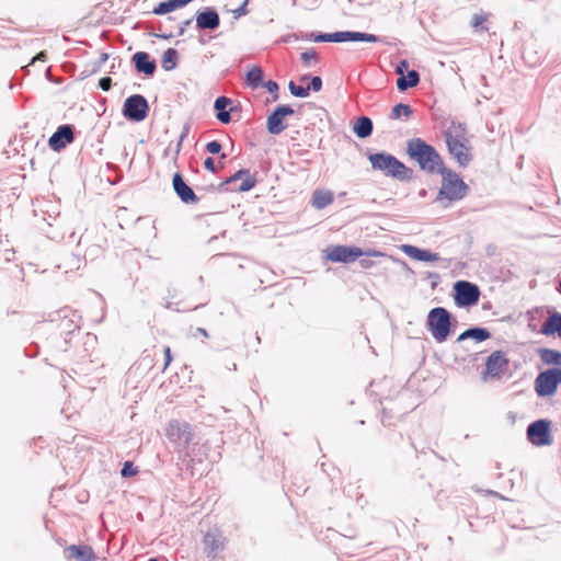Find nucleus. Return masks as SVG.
<instances>
[{
	"mask_svg": "<svg viewBox=\"0 0 561 561\" xmlns=\"http://www.w3.org/2000/svg\"><path fill=\"white\" fill-rule=\"evenodd\" d=\"M486 20H488V18L484 14H474L470 22V25L472 26V28L476 32L481 33V32L488 31V27L484 26V23L486 22Z\"/></svg>",
	"mask_w": 561,
	"mask_h": 561,
	"instance_id": "42",
	"label": "nucleus"
},
{
	"mask_svg": "<svg viewBox=\"0 0 561 561\" xmlns=\"http://www.w3.org/2000/svg\"><path fill=\"white\" fill-rule=\"evenodd\" d=\"M175 305L174 302L172 301H167L163 306L165 309H169V310H173V311H176V312H181L182 310L179 309V308H175Z\"/></svg>",
	"mask_w": 561,
	"mask_h": 561,
	"instance_id": "63",
	"label": "nucleus"
},
{
	"mask_svg": "<svg viewBox=\"0 0 561 561\" xmlns=\"http://www.w3.org/2000/svg\"><path fill=\"white\" fill-rule=\"evenodd\" d=\"M272 96V102H276L279 99V85L275 80H265L263 87Z\"/></svg>",
	"mask_w": 561,
	"mask_h": 561,
	"instance_id": "41",
	"label": "nucleus"
},
{
	"mask_svg": "<svg viewBox=\"0 0 561 561\" xmlns=\"http://www.w3.org/2000/svg\"><path fill=\"white\" fill-rule=\"evenodd\" d=\"M552 421L537 419L526 427V438L534 447H548L553 444Z\"/></svg>",
	"mask_w": 561,
	"mask_h": 561,
	"instance_id": "8",
	"label": "nucleus"
},
{
	"mask_svg": "<svg viewBox=\"0 0 561 561\" xmlns=\"http://www.w3.org/2000/svg\"><path fill=\"white\" fill-rule=\"evenodd\" d=\"M68 336L58 335L53 339V346L56 351L67 353L73 345H77V340L67 339Z\"/></svg>",
	"mask_w": 561,
	"mask_h": 561,
	"instance_id": "35",
	"label": "nucleus"
},
{
	"mask_svg": "<svg viewBox=\"0 0 561 561\" xmlns=\"http://www.w3.org/2000/svg\"><path fill=\"white\" fill-rule=\"evenodd\" d=\"M149 35L160 39H171L175 36L173 33H160V35H156L154 32H150Z\"/></svg>",
	"mask_w": 561,
	"mask_h": 561,
	"instance_id": "60",
	"label": "nucleus"
},
{
	"mask_svg": "<svg viewBox=\"0 0 561 561\" xmlns=\"http://www.w3.org/2000/svg\"><path fill=\"white\" fill-rule=\"evenodd\" d=\"M425 278L431 280V288L433 290L438 286V284L440 282V276L436 272H426Z\"/></svg>",
	"mask_w": 561,
	"mask_h": 561,
	"instance_id": "52",
	"label": "nucleus"
},
{
	"mask_svg": "<svg viewBox=\"0 0 561 561\" xmlns=\"http://www.w3.org/2000/svg\"><path fill=\"white\" fill-rule=\"evenodd\" d=\"M323 260L332 263L350 264L356 262L362 256H386L385 253L368 249L364 251L357 245L335 244L323 250Z\"/></svg>",
	"mask_w": 561,
	"mask_h": 561,
	"instance_id": "6",
	"label": "nucleus"
},
{
	"mask_svg": "<svg viewBox=\"0 0 561 561\" xmlns=\"http://www.w3.org/2000/svg\"><path fill=\"white\" fill-rule=\"evenodd\" d=\"M370 257H371V256L359 257V259L357 260V261H358V263H359V266H360L362 268H365V270L373 267L375 263H374V261H373V260H370Z\"/></svg>",
	"mask_w": 561,
	"mask_h": 561,
	"instance_id": "58",
	"label": "nucleus"
},
{
	"mask_svg": "<svg viewBox=\"0 0 561 561\" xmlns=\"http://www.w3.org/2000/svg\"><path fill=\"white\" fill-rule=\"evenodd\" d=\"M193 19H195V28L199 33H211L220 26V15L215 7H201Z\"/></svg>",
	"mask_w": 561,
	"mask_h": 561,
	"instance_id": "15",
	"label": "nucleus"
},
{
	"mask_svg": "<svg viewBox=\"0 0 561 561\" xmlns=\"http://www.w3.org/2000/svg\"><path fill=\"white\" fill-rule=\"evenodd\" d=\"M387 259L391 260L393 263L396 264H399L402 270L405 272V274L408 276H413L414 275V271L408 265V263L405 261H403L402 259H399V257H394V256H391V255H387L386 256Z\"/></svg>",
	"mask_w": 561,
	"mask_h": 561,
	"instance_id": "46",
	"label": "nucleus"
},
{
	"mask_svg": "<svg viewBox=\"0 0 561 561\" xmlns=\"http://www.w3.org/2000/svg\"><path fill=\"white\" fill-rule=\"evenodd\" d=\"M301 37L297 34V33H288V34H285V35H282L279 38H278V43H282V44H290L293 42H297L299 41Z\"/></svg>",
	"mask_w": 561,
	"mask_h": 561,
	"instance_id": "51",
	"label": "nucleus"
},
{
	"mask_svg": "<svg viewBox=\"0 0 561 561\" xmlns=\"http://www.w3.org/2000/svg\"><path fill=\"white\" fill-rule=\"evenodd\" d=\"M76 127L72 124H61L48 138V146L55 152H60L75 141Z\"/></svg>",
	"mask_w": 561,
	"mask_h": 561,
	"instance_id": "17",
	"label": "nucleus"
},
{
	"mask_svg": "<svg viewBox=\"0 0 561 561\" xmlns=\"http://www.w3.org/2000/svg\"><path fill=\"white\" fill-rule=\"evenodd\" d=\"M47 59V53L45 50H42L37 53L30 61V64L26 67L33 66L36 61H46Z\"/></svg>",
	"mask_w": 561,
	"mask_h": 561,
	"instance_id": "57",
	"label": "nucleus"
},
{
	"mask_svg": "<svg viewBox=\"0 0 561 561\" xmlns=\"http://www.w3.org/2000/svg\"><path fill=\"white\" fill-rule=\"evenodd\" d=\"M24 354L28 358H34L39 354V345L35 342L24 348Z\"/></svg>",
	"mask_w": 561,
	"mask_h": 561,
	"instance_id": "48",
	"label": "nucleus"
},
{
	"mask_svg": "<svg viewBox=\"0 0 561 561\" xmlns=\"http://www.w3.org/2000/svg\"><path fill=\"white\" fill-rule=\"evenodd\" d=\"M491 337L492 333L488 328L471 325L458 335L456 342L459 343L466 340H472L474 343H482Z\"/></svg>",
	"mask_w": 561,
	"mask_h": 561,
	"instance_id": "23",
	"label": "nucleus"
},
{
	"mask_svg": "<svg viewBox=\"0 0 561 561\" xmlns=\"http://www.w3.org/2000/svg\"><path fill=\"white\" fill-rule=\"evenodd\" d=\"M70 316L76 317V312L72 311L69 307H64L59 310L50 312L46 321L59 322L58 330L60 335L68 336L67 339L78 340L82 333L81 328L73 318H70Z\"/></svg>",
	"mask_w": 561,
	"mask_h": 561,
	"instance_id": "12",
	"label": "nucleus"
},
{
	"mask_svg": "<svg viewBox=\"0 0 561 561\" xmlns=\"http://www.w3.org/2000/svg\"><path fill=\"white\" fill-rule=\"evenodd\" d=\"M203 167H204L205 170H207L208 172H210L213 174L217 173V167H216L214 158H211V157H207L204 160Z\"/></svg>",
	"mask_w": 561,
	"mask_h": 561,
	"instance_id": "54",
	"label": "nucleus"
},
{
	"mask_svg": "<svg viewBox=\"0 0 561 561\" xmlns=\"http://www.w3.org/2000/svg\"><path fill=\"white\" fill-rule=\"evenodd\" d=\"M167 436L171 442L186 448L192 442L194 434L190 423L172 420L169 422Z\"/></svg>",
	"mask_w": 561,
	"mask_h": 561,
	"instance_id": "16",
	"label": "nucleus"
},
{
	"mask_svg": "<svg viewBox=\"0 0 561 561\" xmlns=\"http://www.w3.org/2000/svg\"><path fill=\"white\" fill-rule=\"evenodd\" d=\"M538 355L545 365L561 368V351L549 347H540L538 350Z\"/></svg>",
	"mask_w": 561,
	"mask_h": 561,
	"instance_id": "32",
	"label": "nucleus"
},
{
	"mask_svg": "<svg viewBox=\"0 0 561 561\" xmlns=\"http://www.w3.org/2000/svg\"><path fill=\"white\" fill-rule=\"evenodd\" d=\"M195 22V19L191 18V19H187V20H184L180 25H179V30L175 34V36H182L184 35L185 31L187 30L188 26H191V24Z\"/></svg>",
	"mask_w": 561,
	"mask_h": 561,
	"instance_id": "55",
	"label": "nucleus"
},
{
	"mask_svg": "<svg viewBox=\"0 0 561 561\" xmlns=\"http://www.w3.org/2000/svg\"><path fill=\"white\" fill-rule=\"evenodd\" d=\"M194 0H172L175 9H182L186 7L188 3L193 2Z\"/></svg>",
	"mask_w": 561,
	"mask_h": 561,
	"instance_id": "61",
	"label": "nucleus"
},
{
	"mask_svg": "<svg viewBox=\"0 0 561 561\" xmlns=\"http://www.w3.org/2000/svg\"><path fill=\"white\" fill-rule=\"evenodd\" d=\"M110 55L102 53L98 60L91 64L90 73H96L101 70L102 66L108 60Z\"/></svg>",
	"mask_w": 561,
	"mask_h": 561,
	"instance_id": "45",
	"label": "nucleus"
},
{
	"mask_svg": "<svg viewBox=\"0 0 561 561\" xmlns=\"http://www.w3.org/2000/svg\"><path fill=\"white\" fill-rule=\"evenodd\" d=\"M510 359L506 353L502 350L492 352L484 363V368L481 371V378L486 381L489 379H500L504 371L507 369Z\"/></svg>",
	"mask_w": 561,
	"mask_h": 561,
	"instance_id": "13",
	"label": "nucleus"
},
{
	"mask_svg": "<svg viewBox=\"0 0 561 561\" xmlns=\"http://www.w3.org/2000/svg\"><path fill=\"white\" fill-rule=\"evenodd\" d=\"M175 7L172 2V0H164L159 2L157 5L153 7L152 13L156 15H165L168 13H171L175 11Z\"/></svg>",
	"mask_w": 561,
	"mask_h": 561,
	"instance_id": "38",
	"label": "nucleus"
},
{
	"mask_svg": "<svg viewBox=\"0 0 561 561\" xmlns=\"http://www.w3.org/2000/svg\"><path fill=\"white\" fill-rule=\"evenodd\" d=\"M412 115H413L412 106L410 104L400 102L392 106L391 113H390V118L408 121Z\"/></svg>",
	"mask_w": 561,
	"mask_h": 561,
	"instance_id": "34",
	"label": "nucleus"
},
{
	"mask_svg": "<svg viewBox=\"0 0 561 561\" xmlns=\"http://www.w3.org/2000/svg\"><path fill=\"white\" fill-rule=\"evenodd\" d=\"M232 100L226 95L218 96L214 102V112L216 118L221 124H229L232 119L231 117V107Z\"/></svg>",
	"mask_w": 561,
	"mask_h": 561,
	"instance_id": "24",
	"label": "nucleus"
},
{
	"mask_svg": "<svg viewBox=\"0 0 561 561\" xmlns=\"http://www.w3.org/2000/svg\"><path fill=\"white\" fill-rule=\"evenodd\" d=\"M448 153L454 158L460 168H466L473 159L469 139H458V135H451L449 131L443 133Z\"/></svg>",
	"mask_w": 561,
	"mask_h": 561,
	"instance_id": "11",
	"label": "nucleus"
},
{
	"mask_svg": "<svg viewBox=\"0 0 561 561\" xmlns=\"http://www.w3.org/2000/svg\"><path fill=\"white\" fill-rule=\"evenodd\" d=\"M352 130L357 138L366 139L370 137L374 131V123L370 117L360 115L354 121Z\"/></svg>",
	"mask_w": 561,
	"mask_h": 561,
	"instance_id": "28",
	"label": "nucleus"
},
{
	"mask_svg": "<svg viewBox=\"0 0 561 561\" xmlns=\"http://www.w3.org/2000/svg\"><path fill=\"white\" fill-rule=\"evenodd\" d=\"M366 157L371 169L381 172L387 178L399 182H410L415 176L412 168L405 165L394 154L388 151H367Z\"/></svg>",
	"mask_w": 561,
	"mask_h": 561,
	"instance_id": "2",
	"label": "nucleus"
},
{
	"mask_svg": "<svg viewBox=\"0 0 561 561\" xmlns=\"http://www.w3.org/2000/svg\"><path fill=\"white\" fill-rule=\"evenodd\" d=\"M150 112V105L145 95L135 93L127 96L122 106L123 117L131 123L144 122Z\"/></svg>",
	"mask_w": 561,
	"mask_h": 561,
	"instance_id": "10",
	"label": "nucleus"
},
{
	"mask_svg": "<svg viewBox=\"0 0 561 561\" xmlns=\"http://www.w3.org/2000/svg\"><path fill=\"white\" fill-rule=\"evenodd\" d=\"M405 153L410 160L417 163L421 171L427 174H436L442 167H445L438 150L423 138L414 137L409 139Z\"/></svg>",
	"mask_w": 561,
	"mask_h": 561,
	"instance_id": "1",
	"label": "nucleus"
},
{
	"mask_svg": "<svg viewBox=\"0 0 561 561\" xmlns=\"http://www.w3.org/2000/svg\"><path fill=\"white\" fill-rule=\"evenodd\" d=\"M425 325L437 343H444L455 333L458 321L447 308L434 307L427 313Z\"/></svg>",
	"mask_w": 561,
	"mask_h": 561,
	"instance_id": "4",
	"label": "nucleus"
},
{
	"mask_svg": "<svg viewBox=\"0 0 561 561\" xmlns=\"http://www.w3.org/2000/svg\"><path fill=\"white\" fill-rule=\"evenodd\" d=\"M188 133H190V124H187V123H186V124L183 126V129H182V133H181L180 137H181L182 139H185V138L187 137Z\"/></svg>",
	"mask_w": 561,
	"mask_h": 561,
	"instance_id": "64",
	"label": "nucleus"
},
{
	"mask_svg": "<svg viewBox=\"0 0 561 561\" xmlns=\"http://www.w3.org/2000/svg\"><path fill=\"white\" fill-rule=\"evenodd\" d=\"M334 201V194L328 190L317 188L313 191L311 196V205L316 209H324L329 205H331Z\"/></svg>",
	"mask_w": 561,
	"mask_h": 561,
	"instance_id": "31",
	"label": "nucleus"
},
{
	"mask_svg": "<svg viewBox=\"0 0 561 561\" xmlns=\"http://www.w3.org/2000/svg\"><path fill=\"white\" fill-rule=\"evenodd\" d=\"M248 4L249 0H243V2L237 9L232 10L233 18L239 19L243 15H247L249 12Z\"/></svg>",
	"mask_w": 561,
	"mask_h": 561,
	"instance_id": "49",
	"label": "nucleus"
},
{
	"mask_svg": "<svg viewBox=\"0 0 561 561\" xmlns=\"http://www.w3.org/2000/svg\"><path fill=\"white\" fill-rule=\"evenodd\" d=\"M163 353H164V365H163V368H162V371H164L167 369V367L171 364V362L173 360V356H172V353H171V348L169 346H164L163 348Z\"/></svg>",
	"mask_w": 561,
	"mask_h": 561,
	"instance_id": "56",
	"label": "nucleus"
},
{
	"mask_svg": "<svg viewBox=\"0 0 561 561\" xmlns=\"http://www.w3.org/2000/svg\"><path fill=\"white\" fill-rule=\"evenodd\" d=\"M265 79L264 70L259 65H253L244 75V84L252 89L257 90L263 87Z\"/></svg>",
	"mask_w": 561,
	"mask_h": 561,
	"instance_id": "27",
	"label": "nucleus"
},
{
	"mask_svg": "<svg viewBox=\"0 0 561 561\" xmlns=\"http://www.w3.org/2000/svg\"><path fill=\"white\" fill-rule=\"evenodd\" d=\"M421 80L420 73L417 70L412 69L408 70L407 73H403L397 78L396 84L397 89L400 92H405L409 89L415 88L419 85Z\"/></svg>",
	"mask_w": 561,
	"mask_h": 561,
	"instance_id": "30",
	"label": "nucleus"
},
{
	"mask_svg": "<svg viewBox=\"0 0 561 561\" xmlns=\"http://www.w3.org/2000/svg\"><path fill=\"white\" fill-rule=\"evenodd\" d=\"M307 41L314 43H378L381 38L378 35L360 31H336L332 33L310 32L306 35Z\"/></svg>",
	"mask_w": 561,
	"mask_h": 561,
	"instance_id": "5",
	"label": "nucleus"
},
{
	"mask_svg": "<svg viewBox=\"0 0 561 561\" xmlns=\"http://www.w3.org/2000/svg\"><path fill=\"white\" fill-rule=\"evenodd\" d=\"M135 71L145 78H152L157 71V60L147 51L138 50L130 57Z\"/></svg>",
	"mask_w": 561,
	"mask_h": 561,
	"instance_id": "18",
	"label": "nucleus"
},
{
	"mask_svg": "<svg viewBox=\"0 0 561 561\" xmlns=\"http://www.w3.org/2000/svg\"><path fill=\"white\" fill-rule=\"evenodd\" d=\"M172 188L179 199L185 205H195L199 197L194 190L186 183L181 172H175L172 176Z\"/></svg>",
	"mask_w": 561,
	"mask_h": 561,
	"instance_id": "19",
	"label": "nucleus"
},
{
	"mask_svg": "<svg viewBox=\"0 0 561 561\" xmlns=\"http://www.w3.org/2000/svg\"><path fill=\"white\" fill-rule=\"evenodd\" d=\"M121 65H122V58L119 56L114 57L113 60H112V64H111L108 72L110 73H115V69L121 67Z\"/></svg>",
	"mask_w": 561,
	"mask_h": 561,
	"instance_id": "59",
	"label": "nucleus"
},
{
	"mask_svg": "<svg viewBox=\"0 0 561 561\" xmlns=\"http://www.w3.org/2000/svg\"><path fill=\"white\" fill-rule=\"evenodd\" d=\"M81 343V347L77 351V357L79 359H84L91 356L92 351L95 348L98 337L95 334L87 332L81 333V336L78 337L77 344Z\"/></svg>",
	"mask_w": 561,
	"mask_h": 561,
	"instance_id": "29",
	"label": "nucleus"
},
{
	"mask_svg": "<svg viewBox=\"0 0 561 561\" xmlns=\"http://www.w3.org/2000/svg\"><path fill=\"white\" fill-rule=\"evenodd\" d=\"M234 188L236 187L231 186V183L228 181V179H225L218 185H216V192H219V193L236 192Z\"/></svg>",
	"mask_w": 561,
	"mask_h": 561,
	"instance_id": "53",
	"label": "nucleus"
},
{
	"mask_svg": "<svg viewBox=\"0 0 561 561\" xmlns=\"http://www.w3.org/2000/svg\"><path fill=\"white\" fill-rule=\"evenodd\" d=\"M410 69V62L408 59H400L399 62L394 67L396 73L399 76L407 73Z\"/></svg>",
	"mask_w": 561,
	"mask_h": 561,
	"instance_id": "47",
	"label": "nucleus"
},
{
	"mask_svg": "<svg viewBox=\"0 0 561 561\" xmlns=\"http://www.w3.org/2000/svg\"><path fill=\"white\" fill-rule=\"evenodd\" d=\"M14 254H15V251L13 249H7L4 250L3 252V255H4V260L7 262H11L14 260Z\"/></svg>",
	"mask_w": 561,
	"mask_h": 561,
	"instance_id": "62",
	"label": "nucleus"
},
{
	"mask_svg": "<svg viewBox=\"0 0 561 561\" xmlns=\"http://www.w3.org/2000/svg\"><path fill=\"white\" fill-rule=\"evenodd\" d=\"M288 90L295 98L306 99L310 95L307 87L298 85L294 80L288 82Z\"/></svg>",
	"mask_w": 561,
	"mask_h": 561,
	"instance_id": "39",
	"label": "nucleus"
},
{
	"mask_svg": "<svg viewBox=\"0 0 561 561\" xmlns=\"http://www.w3.org/2000/svg\"><path fill=\"white\" fill-rule=\"evenodd\" d=\"M221 150L222 144L217 139L210 140L205 145V151L210 154H219L221 153Z\"/></svg>",
	"mask_w": 561,
	"mask_h": 561,
	"instance_id": "44",
	"label": "nucleus"
},
{
	"mask_svg": "<svg viewBox=\"0 0 561 561\" xmlns=\"http://www.w3.org/2000/svg\"><path fill=\"white\" fill-rule=\"evenodd\" d=\"M445 131H449L451 135H458V139H468L467 125L463 122L453 119L450 126Z\"/></svg>",
	"mask_w": 561,
	"mask_h": 561,
	"instance_id": "36",
	"label": "nucleus"
},
{
	"mask_svg": "<svg viewBox=\"0 0 561 561\" xmlns=\"http://www.w3.org/2000/svg\"><path fill=\"white\" fill-rule=\"evenodd\" d=\"M255 175L256 173L252 174L250 169L241 168L227 179L231 183V185L238 181H241V183L234 188V191L238 193H245L250 192L256 186L257 179Z\"/></svg>",
	"mask_w": 561,
	"mask_h": 561,
	"instance_id": "20",
	"label": "nucleus"
},
{
	"mask_svg": "<svg viewBox=\"0 0 561 561\" xmlns=\"http://www.w3.org/2000/svg\"><path fill=\"white\" fill-rule=\"evenodd\" d=\"M540 333L546 336L558 335L561 339V312L553 310L543 320Z\"/></svg>",
	"mask_w": 561,
	"mask_h": 561,
	"instance_id": "25",
	"label": "nucleus"
},
{
	"mask_svg": "<svg viewBox=\"0 0 561 561\" xmlns=\"http://www.w3.org/2000/svg\"><path fill=\"white\" fill-rule=\"evenodd\" d=\"M295 110L290 104L276 105L266 117V130L268 134L277 136L287 127L286 118L295 114Z\"/></svg>",
	"mask_w": 561,
	"mask_h": 561,
	"instance_id": "14",
	"label": "nucleus"
},
{
	"mask_svg": "<svg viewBox=\"0 0 561 561\" xmlns=\"http://www.w3.org/2000/svg\"><path fill=\"white\" fill-rule=\"evenodd\" d=\"M323 87V81L320 76L313 75L310 82L307 84V89L310 92H320Z\"/></svg>",
	"mask_w": 561,
	"mask_h": 561,
	"instance_id": "43",
	"label": "nucleus"
},
{
	"mask_svg": "<svg viewBox=\"0 0 561 561\" xmlns=\"http://www.w3.org/2000/svg\"><path fill=\"white\" fill-rule=\"evenodd\" d=\"M69 552V559H76L77 561H96L98 557L93 548L89 545H70L66 548Z\"/></svg>",
	"mask_w": 561,
	"mask_h": 561,
	"instance_id": "26",
	"label": "nucleus"
},
{
	"mask_svg": "<svg viewBox=\"0 0 561 561\" xmlns=\"http://www.w3.org/2000/svg\"><path fill=\"white\" fill-rule=\"evenodd\" d=\"M300 60L306 68H310L312 62L317 64L320 61V57L314 48H309L300 54Z\"/></svg>",
	"mask_w": 561,
	"mask_h": 561,
	"instance_id": "37",
	"label": "nucleus"
},
{
	"mask_svg": "<svg viewBox=\"0 0 561 561\" xmlns=\"http://www.w3.org/2000/svg\"><path fill=\"white\" fill-rule=\"evenodd\" d=\"M203 542L207 558L215 559L218 552L225 548V539L219 531H207Z\"/></svg>",
	"mask_w": 561,
	"mask_h": 561,
	"instance_id": "22",
	"label": "nucleus"
},
{
	"mask_svg": "<svg viewBox=\"0 0 561 561\" xmlns=\"http://www.w3.org/2000/svg\"><path fill=\"white\" fill-rule=\"evenodd\" d=\"M180 54L173 47L167 48L161 57V66L165 71H172L179 66Z\"/></svg>",
	"mask_w": 561,
	"mask_h": 561,
	"instance_id": "33",
	"label": "nucleus"
},
{
	"mask_svg": "<svg viewBox=\"0 0 561 561\" xmlns=\"http://www.w3.org/2000/svg\"><path fill=\"white\" fill-rule=\"evenodd\" d=\"M442 176V184L435 197V202L444 203L448 207L454 203L463 199L470 192V186L455 170L442 167L436 173Z\"/></svg>",
	"mask_w": 561,
	"mask_h": 561,
	"instance_id": "3",
	"label": "nucleus"
},
{
	"mask_svg": "<svg viewBox=\"0 0 561 561\" xmlns=\"http://www.w3.org/2000/svg\"><path fill=\"white\" fill-rule=\"evenodd\" d=\"M138 473V467L134 465L131 460H126L123 462L121 468V477L124 479H128L135 477Z\"/></svg>",
	"mask_w": 561,
	"mask_h": 561,
	"instance_id": "40",
	"label": "nucleus"
},
{
	"mask_svg": "<svg viewBox=\"0 0 561 561\" xmlns=\"http://www.w3.org/2000/svg\"><path fill=\"white\" fill-rule=\"evenodd\" d=\"M112 85H113V80H112V78H111V77L105 76V77H102V78H100V79H99L98 87H99L101 90H103V91L107 92V91H110V90H111Z\"/></svg>",
	"mask_w": 561,
	"mask_h": 561,
	"instance_id": "50",
	"label": "nucleus"
},
{
	"mask_svg": "<svg viewBox=\"0 0 561 561\" xmlns=\"http://www.w3.org/2000/svg\"><path fill=\"white\" fill-rule=\"evenodd\" d=\"M400 250L410 259L419 262L432 263L440 260L437 252L430 249H423L413 244H402Z\"/></svg>",
	"mask_w": 561,
	"mask_h": 561,
	"instance_id": "21",
	"label": "nucleus"
},
{
	"mask_svg": "<svg viewBox=\"0 0 561 561\" xmlns=\"http://www.w3.org/2000/svg\"><path fill=\"white\" fill-rule=\"evenodd\" d=\"M561 385V368L549 367L541 370L535 381V392L539 398H549L557 393Z\"/></svg>",
	"mask_w": 561,
	"mask_h": 561,
	"instance_id": "9",
	"label": "nucleus"
},
{
	"mask_svg": "<svg viewBox=\"0 0 561 561\" xmlns=\"http://www.w3.org/2000/svg\"><path fill=\"white\" fill-rule=\"evenodd\" d=\"M451 296L456 307L461 309H470L478 305L481 290L476 283L466 279H459L453 285Z\"/></svg>",
	"mask_w": 561,
	"mask_h": 561,
	"instance_id": "7",
	"label": "nucleus"
}]
</instances>
